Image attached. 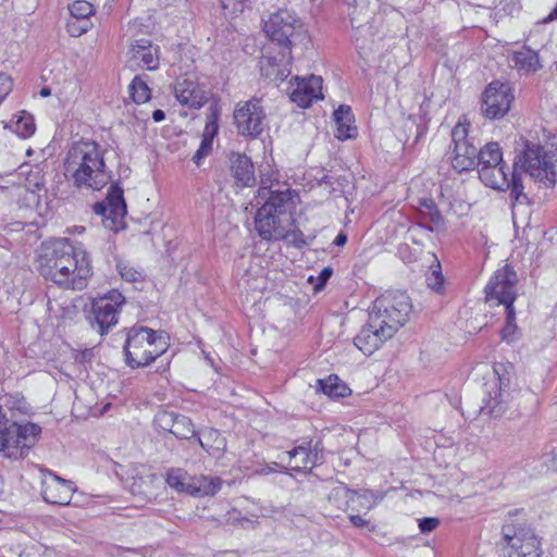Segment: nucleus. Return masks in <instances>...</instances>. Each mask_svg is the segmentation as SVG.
<instances>
[{
	"label": "nucleus",
	"mask_w": 557,
	"mask_h": 557,
	"mask_svg": "<svg viewBox=\"0 0 557 557\" xmlns=\"http://www.w3.org/2000/svg\"><path fill=\"white\" fill-rule=\"evenodd\" d=\"M50 94H51V92H50V89H49L48 87H45V88H42V89L40 90V95H41L42 97H48V96H50Z\"/></svg>",
	"instance_id": "bf43d9fd"
},
{
	"label": "nucleus",
	"mask_w": 557,
	"mask_h": 557,
	"mask_svg": "<svg viewBox=\"0 0 557 557\" xmlns=\"http://www.w3.org/2000/svg\"><path fill=\"white\" fill-rule=\"evenodd\" d=\"M296 87L292 89L289 98L300 108H309L313 101L323 99L322 77L310 75L307 78L296 76Z\"/></svg>",
	"instance_id": "6ab92c4d"
},
{
	"label": "nucleus",
	"mask_w": 557,
	"mask_h": 557,
	"mask_svg": "<svg viewBox=\"0 0 557 557\" xmlns=\"http://www.w3.org/2000/svg\"><path fill=\"white\" fill-rule=\"evenodd\" d=\"M512 100L513 96L508 84L492 82L482 95V113L490 120L502 119L510 110Z\"/></svg>",
	"instance_id": "4468645a"
},
{
	"label": "nucleus",
	"mask_w": 557,
	"mask_h": 557,
	"mask_svg": "<svg viewBox=\"0 0 557 557\" xmlns=\"http://www.w3.org/2000/svg\"><path fill=\"white\" fill-rule=\"evenodd\" d=\"M218 120L219 110L216 107L211 106L210 113L207 116V123L200 146L193 156V161L197 165H200L202 159L206 158L212 150L213 137L218 134L219 131Z\"/></svg>",
	"instance_id": "4be33fe9"
},
{
	"label": "nucleus",
	"mask_w": 557,
	"mask_h": 557,
	"mask_svg": "<svg viewBox=\"0 0 557 557\" xmlns=\"http://www.w3.org/2000/svg\"><path fill=\"white\" fill-rule=\"evenodd\" d=\"M518 276L516 271L509 264L497 270L485 286V296L487 300H496L497 305H504L506 308H515L513 302L517 298L516 284Z\"/></svg>",
	"instance_id": "ddd939ff"
},
{
	"label": "nucleus",
	"mask_w": 557,
	"mask_h": 557,
	"mask_svg": "<svg viewBox=\"0 0 557 557\" xmlns=\"http://www.w3.org/2000/svg\"><path fill=\"white\" fill-rule=\"evenodd\" d=\"M544 463L557 472V448L544 455Z\"/></svg>",
	"instance_id": "864d4df0"
},
{
	"label": "nucleus",
	"mask_w": 557,
	"mask_h": 557,
	"mask_svg": "<svg viewBox=\"0 0 557 557\" xmlns=\"http://www.w3.org/2000/svg\"><path fill=\"white\" fill-rule=\"evenodd\" d=\"M197 441L202 449L213 457H220L226 449V440L220 431L206 428L200 431Z\"/></svg>",
	"instance_id": "5701e85b"
},
{
	"label": "nucleus",
	"mask_w": 557,
	"mask_h": 557,
	"mask_svg": "<svg viewBox=\"0 0 557 557\" xmlns=\"http://www.w3.org/2000/svg\"><path fill=\"white\" fill-rule=\"evenodd\" d=\"M190 475L182 468H170L165 474L166 484L178 493L188 494Z\"/></svg>",
	"instance_id": "2f4dec72"
},
{
	"label": "nucleus",
	"mask_w": 557,
	"mask_h": 557,
	"mask_svg": "<svg viewBox=\"0 0 557 557\" xmlns=\"http://www.w3.org/2000/svg\"><path fill=\"white\" fill-rule=\"evenodd\" d=\"M92 27L90 20L70 17L66 22V30L72 37H79Z\"/></svg>",
	"instance_id": "a19ab883"
},
{
	"label": "nucleus",
	"mask_w": 557,
	"mask_h": 557,
	"mask_svg": "<svg viewBox=\"0 0 557 557\" xmlns=\"http://www.w3.org/2000/svg\"><path fill=\"white\" fill-rule=\"evenodd\" d=\"M110 206L107 203V201H101V202H96L95 206H94V211L96 214L98 215H102L107 219H112L113 220V215H110Z\"/></svg>",
	"instance_id": "603ef678"
},
{
	"label": "nucleus",
	"mask_w": 557,
	"mask_h": 557,
	"mask_svg": "<svg viewBox=\"0 0 557 557\" xmlns=\"http://www.w3.org/2000/svg\"><path fill=\"white\" fill-rule=\"evenodd\" d=\"M36 131L33 115L23 111L14 122V132L22 138L30 137Z\"/></svg>",
	"instance_id": "c9c22d12"
},
{
	"label": "nucleus",
	"mask_w": 557,
	"mask_h": 557,
	"mask_svg": "<svg viewBox=\"0 0 557 557\" xmlns=\"http://www.w3.org/2000/svg\"><path fill=\"white\" fill-rule=\"evenodd\" d=\"M351 8L349 17L355 28H361L372 20L374 10L370 8L369 0H344Z\"/></svg>",
	"instance_id": "a878e982"
},
{
	"label": "nucleus",
	"mask_w": 557,
	"mask_h": 557,
	"mask_svg": "<svg viewBox=\"0 0 557 557\" xmlns=\"http://www.w3.org/2000/svg\"><path fill=\"white\" fill-rule=\"evenodd\" d=\"M349 520L357 528H364L369 524V521L359 515H350Z\"/></svg>",
	"instance_id": "5fc2aeb1"
},
{
	"label": "nucleus",
	"mask_w": 557,
	"mask_h": 557,
	"mask_svg": "<svg viewBox=\"0 0 557 557\" xmlns=\"http://www.w3.org/2000/svg\"><path fill=\"white\" fill-rule=\"evenodd\" d=\"M333 274V269L331 267H325L321 270L318 276V283L314 286L315 290H321L324 288L325 284L330 280Z\"/></svg>",
	"instance_id": "8fccbe9b"
},
{
	"label": "nucleus",
	"mask_w": 557,
	"mask_h": 557,
	"mask_svg": "<svg viewBox=\"0 0 557 557\" xmlns=\"http://www.w3.org/2000/svg\"><path fill=\"white\" fill-rule=\"evenodd\" d=\"M506 323L500 331V338L503 342L507 344L516 343L520 336L521 332L518 325L516 324V310L515 308H506Z\"/></svg>",
	"instance_id": "473e14b6"
},
{
	"label": "nucleus",
	"mask_w": 557,
	"mask_h": 557,
	"mask_svg": "<svg viewBox=\"0 0 557 557\" xmlns=\"http://www.w3.org/2000/svg\"><path fill=\"white\" fill-rule=\"evenodd\" d=\"M12 90V79L4 73L0 72V103Z\"/></svg>",
	"instance_id": "de8ad7c7"
},
{
	"label": "nucleus",
	"mask_w": 557,
	"mask_h": 557,
	"mask_svg": "<svg viewBox=\"0 0 557 557\" xmlns=\"http://www.w3.org/2000/svg\"><path fill=\"white\" fill-rule=\"evenodd\" d=\"M440 524V520L434 517H424L419 519V529L421 533H430L434 531Z\"/></svg>",
	"instance_id": "a18cd8bd"
},
{
	"label": "nucleus",
	"mask_w": 557,
	"mask_h": 557,
	"mask_svg": "<svg viewBox=\"0 0 557 557\" xmlns=\"http://www.w3.org/2000/svg\"><path fill=\"white\" fill-rule=\"evenodd\" d=\"M71 17L89 20L95 13L94 5L86 0H75L69 4Z\"/></svg>",
	"instance_id": "58836bf2"
},
{
	"label": "nucleus",
	"mask_w": 557,
	"mask_h": 557,
	"mask_svg": "<svg viewBox=\"0 0 557 557\" xmlns=\"http://www.w3.org/2000/svg\"><path fill=\"white\" fill-rule=\"evenodd\" d=\"M282 239H287L292 244H294L296 247H299V248L302 247L304 245H306L304 234L299 230H294V231L286 230V236H284Z\"/></svg>",
	"instance_id": "09e8293b"
},
{
	"label": "nucleus",
	"mask_w": 557,
	"mask_h": 557,
	"mask_svg": "<svg viewBox=\"0 0 557 557\" xmlns=\"http://www.w3.org/2000/svg\"><path fill=\"white\" fill-rule=\"evenodd\" d=\"M419 225L430 232H438L445 228V219L441 211L426 212L419 218Z\"/></svg>",
	"instance_id": "e433bc0d"
},
{
	"label": "nucleus",
	"mask_w": 557,
	"mask_h": 557,
	"mask_svg": "<svg viewBox=\"0 0 557 557\" xmlns=\"http://www.w3.org/2000/svg\"><path fill=\"white\" fill-rule=\"evenodd\" d=\"M493 372L495 380L485 384L487 397L484 398V406L481 410L493 417H500L515 407V401L521 392L511 387L512 363L496 362Z\"/></svg>",
	"instance_id": "0eeeda50"
},
{
	"label": "nucleus",
	"mask_w": 557,
	"mask_h": 557,
	"mask_svg": "<svg viewBox=\"0 0 557 557\" xmlns=\"http://www.w3.org/2000/svg\"><path fill=\"white\" fill-rule=\"evenodd\" d=\"M503 162V152L496 141H490L479 148L478 164L479 168L499 165Z\"/></svg>",
	"instance_id": "7c9ffc66"
},
{
	"label": "nucleus",
	"mask_w": 557,
	"mask_h": 557,
	"mask_svg": "<svg viewBox=\"0 0 557 557\" xmlns=\"http://www.w3.org/2000/svg\"><path fill=\"white\" fill-rule=\"evenodd\" d=\"M152 119L154 122H161L165 119V113L161 109H157L152 112Z\"/></svg>",
	"instance_id": "4d7b16f0"
},
{
	"label": "nucleus",
	"mask_w": 557,
	"mask_h": 557,
	"mask_svg": "<svg viewBox=\"0 0 557 557\" xmlns=\"http://www.w3.org/2000/svg\"><path fill=\"white\" fill-rule=\"evenodd\" d=\"M252 0H221V4L223 9H230L232 13L236 14L238 12H243L244 4L246 2H251Z\"/></svg>",
	"instance_id": "49530a36"
},
{
	"label": "nucleus",
	"mask_w": 557,
	"mask_h": 557,
	"mask_svg": "<svg viewBox=\"0 0 557 557\" xmlns=\"http://www.w3.org/2000/svg\"><path fill=\"white\" fill-rule=\"evenodd\" d=\"M221 485L222 480L218 476H190L188 495L196 497L213 496L220 491Z\"/></svg>",
	"instance_id": "b1692460"
},
{
	"label": "nucleus",
	"mask_w": 557,
	"mask_h": 557,
	"mask_svg": "<svg viewBox=\"0 0 557 557\" xmlns=\"http://www.w3.org/2000/svg\"><path fill=\"white\" fill-rule=\"evenodd\" d=\"M231 171L237 186L248 187L256 182L252 161L244 153L233 152L230 157Z\"/></svg>",
	"instance_id": "412c9836"
},
{
	"label": "nucleus",
	"mask_w": 557,
	"mask_h": 557,
	"mask_svg": "<svg viewBox=\"0 0 557 557\" xmlns=\"http://www.w3.org/2000/svg\"><path fill=\"white\" fill-rule=\"evenodd\" d=\"M116 269L121 275V277L127 282H137L143 277L141 272L131 267L127 263L119 262L116 264Z\"/></svg>",
	"instance_id": "79ce46f5"
},
{
	"label": "nucleus",
	"mask_w": 557,
	"mask_h": 557,
	"mask_svg": "<svg viewBox=\"0 0 557 557\" xmlns=\"http://www.w3.org/2000/svg\"><path fill=\"white\" fill-rule=\"evenodd\" d=\"M315 388L330 398L345 397L350 393V388L337 375H329L326 379L317 380Z\"/></svg>",
	"instance_id": "cd10ccee"
},
{
	"label": "nucleus",
	"mask_w": 557,
	"mask_h": 557,
	"mask_svg": "<svg viewBox=\"0 0 557 557\" xmlns=\"http://www.w3.org/2000/svg\"><path fill=\"white\" fill-rule=\"evenodd\" d=\"M176 99L183 104L193 109L201 108L209 99L203 86L189 77H180L174 85Z\"/></svg>",
	"instance_id": "aec40b11"
},
{
	"label": "nucleus",
	"mask_w": 557,
	"mask_h": 557,
	"mask_svg": "<svg viewBox=\"0 0 557 557\" xmlns=\"http://www.w3.org/2000/svg\"><path fill=\"white\" fill-rule=\"evenodd\" d=\"M124 302L125 297L116 289L94 299L91 310L87 315L91 327L101 336L107 334L117 323L119 311Z\"/></svg>",
	"instance_id": "9d476101"
},
{
	"label": "nucleus",
	"mask_w": 557,
	"mask_h": 557,
	"mask_svg": "<svg viewBox=\"0 0 557 557\" xmlns=\"http://www.w3.org/2000/svg\"><path fill=\"white\" fill-rule=\"evenodd\" d=\"M412 310V304L409 296L399 290L387 292L377 297L369 312L375 315L382 325L386 326V332L395 333L407 322Z\"/></svg>",
	"instance_id": "6e6552de"
},
{
	"label": "nucleus",
	"mask_w": 557,
	"mask_h": 557,
	"mask_svg": "<svg viewBox=\"0 0 557 557\" xmlns=\"http://www.w3.org/2000/svg\"><path fill=\"white\" fill-rule=\"evenodd\" d=\"M233 117L238 135L246 138L255 139L260 137L267 125L265 110L261 99L256 97L238 102Z\"/></svg>",
	"instance_id": "1a4fd4ad"
},
{
	"label": "nucleus",
	"mask_w": 557,
	"mask_h": 557,
	"mask_svg": "<svg viewBox=\"0 0 557 557\" xmlns=\"http://www.w3.org/2000/svg\"><path fill=\"white\" fill-rule=\"evenodd\" d=\"M171 433L178 440H190L197 435L190 418L181 413H177Z\"/></svg>",
	"instance_id": "f704fd0d"
},
{
	"label": "nucleus",
	"mask_w": 557,
	"mask_h": 557,
	"mask_svg": "<svg viewBox=\"0 0 557 557\" xmlns=\"http://www.w3.org/2000/svg\"><path fill=\"white\" fill-rule=\"evenodd\" d=\"M347 239H348V238H347V234H346L345 232H339V233L337 234V236L335 237V239H334L333 244H334L335 246L342 247V246L346 245Z\"/></svg>",
	"instance_id": "6e6d98bb"
},
{
	"label": "nucleus",
	"mask_w": 557,
	"mask_h": 557,
	"mask_svg": "<svg viewBox=\"0 0 557 557\" xmlns=\"http://www.w3.org/2000/svg\"><path fill=\"white\" fill-rule=\"evenodd\" d=\"M474 140V137H469L468 128L462 123H458L451 129V143L454 148L449 159L451 166L457 172L470 171L476 166L479 147L475 145Z\"/></svg>",
	"instance_id": "9b49d317"
},
{
	"label": "nucleus",
	"mask_w": 557,
	"mask_h": 557,
	"mask_svg": "<svg viewBox=\"0 0 557 557\" xmlns=\"http://www.w3.org/2000/svg\"><path fill=\"white\" fill-rule=\"evenodd\" d=\"M393 336V333L386 332V326L382 325L379 318L369 314L367 324L356 335L354 343L359 350L369 356Z\"/></svg>",
	"instance_id": "2eb2a0df"
},
{
	"label": "nucleus",
	"mask_w": 557,
	"mask_h": 557,
	"mask_svg": "<svg viewBox=\"0 0 557 557\" xmlns=\"http://www.w3.org/2000/svg\"><path fill=\"white\" fill-rule=\"evenodd\" d=\"M299 20L288 10H278L264 23V32L273 42L282 47V59L290 58L293 37Z\"/></svg>",
	"instance_id": "f8f14e48"
},
{
	"label": "nucleus",
	"mask_w": 557,
	"mask_h": 557,
	"mask_svg": "<svg viewBox=\"0 0 557 557\" xmlns=\"http://www.w3.org/2000/svg\"><path fill=\"white\" fill-rule=\"evenodd\" d=\"M511 61L515 67L532 73L542 67L537 53L528 47H522L521 50L515 51Z\"/></svg>",
	"instance_id": "c756f323"
},
{
	"label": "nucleus",
	"mask_w": 557,
	"mask_h": 557,
	"mask_svg": "<svg viewBox=\"0 0 557 557\" xmlns=\"http://www.w3.org/2000/svg\"><path fill=\"white\" fill-rule=\"evenodd\" d=\"M129 91L133 100L137 103H144L150 99V89L148 85L139 77H135L129 85Z\"/></svg>",
	"instance_id": "4c0bfd02"
},
{
	"label": "nucleus",
	"mask_w": 557,
	"mask_h": 557,
	"mask_svg": "<svg viewBox=\"0 0 557 557\" xmlns=\"http://www.w3.org/2000/svg\"><path fill=\"white\" fill-rule=\"evenodd\" d=\"M556 161L555 149L528 144L523 153L515 160L511 172L504 161L499 165L479 168L478 172L485 186L497 190L509 189L512 207H516L529 203V198L523 191L521 172L550 187L556 182L554 169Z\"/></svg>",
	"instance_id": "f257e3e1"
},
{
	"label": "nucleus",
	"mask_w": 557,
	"mask_h": 557,
	"mask_svg": "<svg viewBox=\"0 0 557 557\" xmlns=\"http://www.w3.org/2000/svg\"><path fill=\"white\" fill-rule=\"evenodd\" d=\"M288 455L289 461L295 460V466L292 467L295 471L301 470H311V457L309 451V446L301 444L299 446L294 447L293 449L286 451Z\"/></svg>",
	"instance_id": "72a5a7b5"
},
{
	"label": "nucleus",
	"mask_w": 557,
	"mask_h": 557,
	"mask_svg": "<svg viewBox=\"0 0 557 557\" xmlns=\"http://www.w3.org/2000/svg\"><path fill=\"white\" fill-rule=\"evenodd\" d=\"M127 65L129 69H146L153 71L159 66V47L150 39L140 38L129 46Z\"/></svg>",
	"instance_id": "a211bd4d"
},
{
	"label": "nucleus",
	"mask_w": 557,
	"mask_h": 557,
	"mask_svg": "<svg viewBox=\"0 0 557 557\" xmlns=\"http://www.w3.org/2000/svg\"><path fill=\"white\" fill-rule=\"evenodd\" d=\"M440 211L433 199H421L419 202V218L426 212Z\"/></svg>",
	"instance_id": "3c124183"
},
{
	"label": "nucleus",
	"mask_w": 557,
	"mask_h": 557,
	"mask_svg": "<svg viewBox=\"0 0 557 557\" xmlns=\"http://www.w3.org/2000/svg\"><path fill=\"white\" fill-rule=\"evenodd\" d=\"M168 348L169 336L164 331L134 325L127 331L123 351L126 364L136 369L149 366L162 356Z\"/></svg>",
	"instance_id": "39448f33"
},
{
	"label": "nucleus",
	"mask_w": 557,
	"mask_h": 557,
	"mask_svg": "<svg viewBox=\"0 0 557 557\" xmlns=\"http://www.w3.org/2000/svg\"><path fill=\"white\" fill-rule=\"evenodd\" d=\"M522 511L509 512L502 527V554L504 557H543L541 537L520 517Z\"/></svg>",
	"instance_id": "423d86ee"
},
{
	"label": "nucleus",
	"mask_w": 557,
	"mask_h": 557,
	"mask_svg": "<svg viewBox=\"0 0 557 557\" xmlns=\"http://www.w3.org/2000/svg\"><path fill=\"white\" fill-rule=\"evenodd\" d=\"M107 203L110 206V215H113V222L116 223L126 214V202L124 199L123 188L117 182L113 183L108 190L106 197Z\"/></svg>",
	"instance_id": "bb28decb"
},
{
	"label": "nucleus",
	"mask_w": 557,
	"mask_h": 557,
	"mask_svg": "<svg viewBox=\"0 0 557 557\" xmlns=\"http://www.w3.org/2000/svg\"><path fill=\"white\" fill-rule=\"evenodd\" d=\"M76 491L74 482L62 479L52 472L42 480L41 496L48 504L66 506L71 504L72 494Z\"/></svg>",
	"instance_id": "f3484780"
},
{
	"label": "nucleus",
	"mask_w": 557,
	"mask_h": 557,
	"mask_svg": "<svg viewBox=\"0 0 557 557\" xmlns=\"http://www.w3.org/2000/svg\"><path fill=\"white\" fill-rule=\"evenodd\" d=\"M89 355L88 351H84L81 354L79 357L76 358V360H79L81 362L85 361L87 359V356Z\"/></svg>",
	"instance_id": "13d9d810"
},
{
	"label": "nucleus",
	"mask_w": 557,
	"mask_h": 557,
	"mask_svg": "<svg viewBox=\"0 0 557 557\" xmlns=\"http://www.w3.org/2000/svg\"><path fill=\"white\" fill-rule=\"evenodd\" d=\"M426 285L436 293H441L443 290L444 276L441 270H433L429 275H426Z\"/></svg>",
	"instance_id": "37998d69"
},
{
	"label": "nucleus",
	"mask_w": 557,
	"mask_h": 557,
	"mask_svg": "<svg viewBox=\"0 0 557 557\" xmlns=\"http://www.w3.org/2000/svg\"><path fill=\"white\" fill-rule=\"evenodd\" d=\"M176 419L177 412L162 409L157 412L153 422L159 429L171 433Z\"/></svg>",
	"instance_id": "ea45409f"
},
{
	"label": "nucleus",
	"mask_w": 557,
	"mask_h": 557,
	"mask_svg": "<svg viewBox=\"0 0 557 557\" xmlns=\"http://www.w3.org/2000/svg\"><path fill=\"white\" fill-rule=\"evenodd\" d=\"M256 200L257 205H261L255 215V227L259 236L264 240H278L286 236L294 207L292 190H271L261 186Z\"/></svg>",
	"instance_id": "20e7f679"
},
{
	"label": "nucleus",
	"mask_w": 557,
	"mask_h": 557,
	"mask_svg": "<svg viewBox=\"0 0 557 557\" xmlns=\"http://www.w3.org/2000/svg\"><path fill=\"white\" fill-rule=\"evenodd\" d=\"M64 176L79 190H101L112 180L104 151L92 140H78L70 146L64 159Z\"/></svg>",
	"instance_id": "7ed1b4c3"
},
{
	"label": "nucleus",
	"mask_w": 557,
	"mask_h": 557,
	"mask_svg": "<svg viewBox=\"0 0 557 557\" xmlns=\"http://www.w3.org/2000/svg\"><path fill=\"white\" fill-rule=\"evenodd\" d=\"M26 184L25 187L32 195V201L35 203L37 210H40L41 203V191H44V195H47V189L45 187V176L42 174V171L39 168H35L34 170H30L29 173L26 176Z\"/></svg>",
	"instance_id": "c85d7f7f"
},
{
	"label": "nucleus",
	"mask_w": 557,
	"mask_h": 557,
	"mask_svg": "<svg viewBox=\"0 0 557 557\" xmlns=\"http://www.w3.org/2000/svg\"><path fill=\"white\" fill-rule=\"evenodd\" d=\"M373 493L364 491L362 494L348 488L346 485L339 483L334 486L327 495V500L335 508L339 510H358L359 507L371 509L373 506Z\"/></svg>",
	"instance_id": "dca6fc26"
},
{
	"label": "nucleus",
	"mask_w": 557,
	"mask_h": 557,
	"mask_svg": "<svg viewBox=\"0 0 557 557\" xmlns=\"http://www.w3.org/2000/svg\"><path fill=\"white\" fill-rule=\"evenodd\" d=\"M38 271L46 281L63 289L83 290L92 275V265L85 249L61 238L42 245Z\"/></svg>",
	"instance_id": "f03ea898"
},
{
	"label": "nucleus",
	"mask_w": 557,
	"mask_h": 557,
	"mask_svg": "<svg viewBox=\"0 0 557 557\" xmlns=\"http://www.w3.org/2000/svg\"><path fill=\"white\" fill-rule=\"evenodd\" d=\"M337 125L335 137L345 140L355 137L357 128L352 126L354 115L349 106L342 104L333 113Z\"/></svg>",
	"instance_id": "393cba45"
},
{
	"label": "nucleus",
	"mask_w": 557,
	"mask_h": 557,
	"mask_svg": "<svg viewBox=\"0 0 557 557\" xmlns=\"http://www.w3.org/2000/svg\"><path fill=\"white\" fill-rule=\"evenodd\" d=\"M306 446H309L310 451V459H311V467H317L318 465L322 463L323 461V446L320 442H317L311 447V441L308 443H305Z\"/></svg>",
	"instance_id": "c03bdc74"
}]
</instances>
